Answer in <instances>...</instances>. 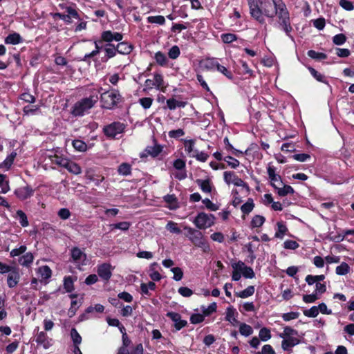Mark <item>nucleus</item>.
<instances>
[{
  "label": "nucleus",
  "instance_id": "61",
  "mask_svg": "<svg viewBox=\"0 0 354 354\" xmlns=\"http://www.w3.org/2000/svg\"><path fill=\"white\" fill-rule=\"evenodd\" d=\"M209 157V156L208 153H205L203 151L199 152L197 150V151L195 153V154H194L192 156V158H196V160L199 161V162H206L207 160Z\"/></svg>",
  "mask_w": 354,
  "mask_h": 354
},
{
  "label": "nucleus",
  "instance_id": "52",
  "mask_svg": "<svg viewBox=\"0 0 354 354\" xmlns=\"http://www.w3.org/2000/svg\"><path fill=\"white\" fill-rule=\"evenodd\" d=\"M101 41L106 42V44H112L113 41V32L111 30H105L101 33Z\"/></svg>",
  "mask_w": 354,
  "mask_h": 354
},
{
  "label": "nucleus",
  "instance_id": "14",
  "mask_svg": "<svg viewBox=\"0 0 354 354\" xmlns=\"http://www.w3.org/2000/svg\"><path fill=\"white\" fill-rule=\"evenodd\" d=\"M35 342L38 346H42L43 348L46 350L48 349L53 345V339L44 331H41L37 334Z\"/></svg>",
  "mask_w": 354,
  "mask_h": 354
},
{
  "label": "nucleus",
  "instance_id": "3",
  "mask_svg": "<svg viewBox=\"0 0 354 354\" xmlns=\"http://www.w3.org/2000/svg\"><path fill=\"white\" fill-rule=\"evenodd\" d=\"M102 88L100 87L95 93H100L99 100L102 109L112 110L117 106L118 103L122 101V97L118 89L113 88L102 93Z\"/></svg>",
  "mask_w": 354,
  "mask_h": 354
},
{
  "label": "nucleus",
  "instance_id": "62",
  "mask_svg": "<svg viewBox=\"0 0 354 354\" xmlns=\"http://www.w3.org/2000/svg\"><path fill=\"white\" fill-rule=\"evenodd\" d=\"M153 101V98L149 97L139 99V103L144 109H149L152 105Z\"/></svg>",
  "mask_w": 354,
  "mask_h": 354
},
{
  "label": "nucleus",
  "instance_id": "20",
  "mask_svg": "<svg viewBox=\"0 0 354 354\" xmlns=\"http://www.w3.org/2000/svg\"><path fill=\"white\" fill-rule=\"evenodd\" d=\"M115 47L117 53L121 55H129L133 49V45L127 41L119 42Z\"/></svg>",
  "mask_w": 354,
  "mask_h": 354
},
{
  "label": "nucleus",
  "instance_id": "54",
  "mask_svg": "<svg viewBox=\"0 0 354 354\" xmlns=\"http://www.w3.org/2000/svg\"><path fill=\"white\" fill-rule=\"evenodd\" d=\"M16 214L17 216L19 218V223L22 227H26L29 225L27 216L22 210H17Z\"/></svg>",
  "mask_w": 354,
  "mask_h": 354
},
{
  "label": "nucleus",
  "instance_id": "19",
  "mask_svg": "<svg viewBox=\"0 0 354 354\" xmlns=\"http://www.w3.org/2000/svg\"><path fill=\"white\" fill-rule=\"evenodd\" d=\"M218 62L216 58L207 57L200 62L201 67L206 71H212L216 69Z\"/></svg>",
  "mask_w": 354,
  "mask_h": 354
},
{
  "label": "nucleus",
  "instance_id": "7",
  "mask_svg": "<svg viewBox=\"0 0 354 354\" xmlns=\"http://www.w3.org/2000/svg\"><path fill=\"white\" fill-rule=\"evenodd\" d=\"M274 6V17L277 16L278 21L290 18V12L283 0H272Z\"/></svg>",
  "mask_w": 354,
  "mask_h": 354
},
{
  "label": "nucleus",
  "instance_id": "46",
  "mask_svg": "<svg viewBox=\"0 0 354 354\" xmlns=\"http://www.w3.org/2000/svg\"><path fill=\"white\" fill-rule=\"evenodd\" d=\"M74 282L71 276L64 278V288L66 292H71L74 290Z\"/></svg>",
  "mask_w": 354,
  "mask_h": 354
},
{
  "label": "nucleus",
  "instance_id": "50",
  "mask_svg": "<svg viewBox=\"0 0 354 354\" xmlns=\"http://www.w3.org/2000/svg\"><path fill=\"white\" fill-rule=\"evenodd\" d=\"M277 194L279 196L283 197L287 196L288 194H294L295 190L294 189L288 185H285L282 188H278L277 189Z\"/></svg>",
  "mask_w": 354,
  "mask_h": 354
},
{
  "label": "nucleus",
  "instance_id": "5",
  "mask_svg": "<svg viewBox=\"0 0 354 354\" xmlns=\"http://www.w3.org/2000/svg\"><path fill=\"white\" fill-rule=\"evenodd\" d=\"M126 124L120 122H113L104 126L102 132L109 139H115L116 136L124 132Z\"/></svg>",
  "mask_w": 354,
  "mask_h": 354
},
{
  "label": "nucleus",
  "instance_id": "40",
  "mask_svg": "<svg viewBox=\"0 0 354 354\" xmlns=\"http://www.w3.org/2000/svg\"><path fill=\"white\" fill-rule=\"evenodd\" d=\"M85 177L90 181L93 182L95 185L97 186L100 185V183H102L104 180V178L103 176H95L94 174L88 171H86Z\"/></svg>",
  "mask_w": 354,
  "mask_h": 354
},
{
  "label": "nucleus",
  "instance_id": "63",
  "mask_svg": "<svg viewBox=\"0 0 354 354\" xmlns=\"http://www.w3.org/2000/svg\"><path fill=\"white\" fill-rule=\"evenodd\" d=\"M346 37L345 35H344L342 33L335 35L333 37V42L335 45H338V46L342 45L346 42Z\"/></svg>",
  "mask_w": 354,
  "mask_h": 354
},
{
  "label": "nucleus",
  "instance_id": "64",
  "mask_svg": "<svg viewBox=\"0 0 354 354\" xmlns=\"http://www.w3.org/2000/svg\"><path fill=\"white\" fill-rule=\"evenodd\" d=\"M303 313L308 317H316L319 314L318 308L315 306L311 307L310 309L304 310Z\"/></svg>",
  "mask_w": 354,
  "mask_h": 354
},
{
  "label": "nucleus",
  "instance_id": "16",
  "mask_svg": "<svg viewBox=\"0 0 354 354\" xmlns=\"http://www.w3.org/2000/svg\"><path fill=\"white\" fill-rule=\"evenodd\" d=\"M277 22H278V28L281 30L283 31L287 37L290 38L292 40H294V37L291 35V32H292L293 28L291 25L290 18L277 21Z\"/></svg>",
  "mask_w": 354,
  "mask_h": 354
},
{
  "label": "nucleus",
  "instance_id": "48",
  "mask_svg": "<svg viewBox=\"0 0 354 354\" xmlns=\"http://www.w3.org/2000/svg\"><path fill=\"white\" fill-rule=\"evenodd\" d=\"M221 39L224 44H231L232 42L236 41L238 37L234 33H223L221 35Z\"/></svg>",
  "mask_w": 354,
  "mask_h": 354
},
{
  "label": "nucleus",
  "instance_id": "36",
  "mask_svg": "<svg viewBox=\"0 0 354 354\" xmlns=\"http://www.w3.org/2000/svg\"><path fill=\"white\" fill-rule=\"evenodd\" d=\"M254 207V203L252 198H249L246 203L241 207V212L245 214H249Z\"/></svg>",
  "mask_w": 354,
  "mask_h": 354
},
{
  "label": "nucleus",
  "instance_id": "31",
  "mask_svg": "<svg viewBox=\"0 0 354 354\" xmlns=\"http://www.w3.org/2000/svg\"><path fill=\"white\" fill-rule=\"evenodd\" d=\"M104 51L105 52L106 59L114 57L117 54L116 47L113 44H105L104 45Z\"/></svg>",
  "mask_w": 354,
  "mask_h": 354
},
{
  "label": "nucleus",
  "instance_id": "21",
  "mask_svg": "<svg viewBox=\"0 0 354 354\" xmlns=\"http://www.w3.org/2000/svg\"><path fill=\"white\" fill-rule=\"evenodd\" d=\"M181 141L183 142L185 151L187 153L189 157H192L194 154L197 151V149H195V139H181Z\"/></svg>",
  "mask_w": 354,
  "mask_h": 354
},
{
  "label": "nucleus",
  "instance_id": "57",
  "mask_svg": "<svg viewBox=\"0 0 354 354\" xmlns=\"http://www.w3.org/2000/svg\"><path fill=\"white\" fill-rule=\"evenodd\" d=\"M259 339L263 342H266L271 338L270 330L266 327L260 329L259 333Z\"/></svg>",
  "mask_w": 354,
  "mask_h": 354
},
{
  "label": "nucleus",
  "instance_id": "2",
  "mask_svg": "<svg viewBox=\"0 0 354 354\" xmlns=\"http://www.w3.org/2000/svg\"><path fill=\"white\" fill-rule=\"evenodd\" d=\"M98 100L97 93H93L88 97H83L73 104L70 113L75 118L82 117L95 106Z\"/></svg>",
  "mask_w": 354,
  "mask_h": 354
},
{
  "label": "nucleus",
  "instance_id": "26",
  "mask_svg": "<svg viewBox=\"0 0 354 354\" xmlns=\"http://www.w3.org/2000/svg\"><path fill=\"white\" fill-rule=\"evenodd\" d=\"M21 42H23V38L17 32L10 33L5 38L6 44L17 45Z\"/></svg>",
  "mask_w": 354,
  "mask_h": 354
},
{
  "label": "nucleus",
  "instance_id": "59",
  "mask_svg": "<svg viewBox=\"0 0 354 354\" xmlns=\"http://www.w3.org/2000/svg\"><path fill=\"white\" fill-rule=\"evenodd\" d=\"M223 160L227 162V165L232 169H236L240 165V162L231 156H225Z\"/></svg>",
  "mask_w": 354,
  "mask_h": 354
},
{
  "label": "nucleus",
  "instance_id": "39",
  "mask_svg": "<svg viewBox=\"0 0 354 354\" xmlns=\"http://www.w3.org/2000/svg\"><path fill=\"white\" fill-rule=\"evenodd\" d=\"M255 288L254 286H249L243 290L239 292H235L236 296L240 298H247L248 297H250L253 295L254 293Z\"/></svg>",
  "mask_w": 354,
  "mask_h": 354
},
{
  "label": "nucleus",
  "instance_id": "13",
  "mask_svg": "<svg viewBox=\"0 0 354 354\" xmlns=\"http://www.w3.org/2000/svg\"><path fill=\"white\" fill-rule=\"evenodd\" d=\"M112 266L109 263H103L97 266V274L98 276L104 281H108L111 276Z\"/></svg>",
  "mask_w": 354,
  "mask_h": 354
},
{
  "label": "nucleus",
  "instance_id": "18",
  "mask_svg": "<svg viewBox=\"0 0 354 354\" xmlns=\"http://www.w3.org/2000/svg\"><path fill=\"white\" fill-rule=\"evenodd\" d=\"M71 257L75 263L84 261L86 254L78 247H73L71 250Z\"/></svg>",
  "mask_w": 354,
  "mask_h": 354
},
{
  "label": "nucleus",
  "instance_id": "22",
  "mask_svg": "<svg viewBox=\"0 0 354 354\" xmlns=\"http://www.w3.org/2000/svg\"><path fill=\"white\" fill-rule=\"evenodd\" d=\"M153 82L154 87L165 93L167 90V85L165 84L164 78L162 74L158 73H155L153 75Z\"/></svg>",
  "mask_w": 354,
  "mask_h": 354
},
{
  "label": "nucleus",
  "instance_id": "34",
  "mask_svg": "<svg viewBox=\"0 0 354 354\" xmlns=\"http://www.w3.org/2000/svg\"><path fill=\"white\" fill-rule=\"evenodd\" d=\"M196 182L203 192L210 193L212 192L211 182L209 179H197Z\"/></svg>",
  "mask_w": 354,
  "mask_h": 354
},
{
  "label": "nucleus",
  "instance_id": "55",
  "mask_svg": "<svg viewBox=\"0 0 354 354\" xmlns=\"http://www.w3.org/2000/svg\"><path fill=\"white\" fill-rule=\"evenodd\" d=\"M131 223L127 221H122L117 223L111 224L110 226L111 230L118 229L122 231H127L130 227Z\"/></svg>",
  "mask_w": 354,
  "mask_h": 354
},
{
  "label": "nucleus",
  "instance_id": "23",
  "mask_svg": "<svg viewBox=\"0 0 354 354\" xmlns=\"http://www.w3.org/2000/svg\"><path fill=\"white\" fill-rule=\"evenodd\" d=\"M244 266V263L241 261H239L236 263H232V267L233 268L232 279L234 281H238L241 277V268Z\"/></svg>",
  "mask_w": 354,
  "mask_h": 354
},
{
  "label": "nucleus",
  "instance_id": "30",
  "mask_svg": "<svg viewBox=\"0 0 354 354\" xmlns=\"http://www.w3.org/2000/svg\"><path fill=\"white\" fill-rule=\"evenodd\" d=\"M308 70L309 71L311 75L318 82L328 84V82L325 77L324 75L322 74L321 73L316 71L314 68L312 66H308Z\"/></svg>",
  "mask_w": 354,
  "mask_h": 354
},
{
  "label": "nucleus",
  "instance_id": "29",
  "mask_svg": "<svg viewBox=\"0 0 354 354\" xmlns=\"http://www.w3.org/2000/svg\"><path fill=\"white\" fill-rule=\"evenodd\" d=\"M277 229L276 230L274 237L277 239H282L283 236L288 232V229L284 222L278 221L277 223Z\"/></svg>",
  "mask_w": 354,
  "mask_h": 354
},
{
  "label": "nucleus",
  "instance_id": "32",
  "mask_svg": "<svg viewBox=\"0 0 354 354\" xmlns=\"http://www.w3.org/2000/svg\"><path fill=\"white\" fill-rule=\"evenodd\" d=\"M66 167L65 169H66L70 173L73 174L75 175H78L82 173V168L76 162L69 160L68 164L66 165Z\"/></svg>",
  "mask_w": 354,
  "mask_h": 354
},
{
  "label": "nucleus",
  "instance_id": "44",
  "mask_svg": "<svg viewBox=\"0 0 354 354\" xmlns=\"http://www.w3.org/2000/svg\"><path fill=\"white\" fill-rule=\"evenodd\" d=\"M39 272L42 279H48L52 276V270L48 266L39 267Z\"/></svg>",
  "mask_w": 354,
  "mask_h": 354
},
{
  "label": "nucleus",
  "instance_id": "1",
  "mask_svg": "<svg viewBox=\"0 0 354 354\" xmlns=\"http://www.w3.org/2000/svg\"><path fill=\"white\" fill-rule=\"evenodd\" d=\"M273 3L270 1H262L257 0H248V6L251 17L261 24H266V19L263 17L268 18L274 17V7L272 8Z\"/></svg>",
  "mask_w": 354,
  "mask_h": 354
},
{
  "label": "nucleus",
  "instance_id": "17",
  "mask_svg": "<svg viewBox=\"0 0 354 354\" xmlns=\"http://www.w3.org/2000/svg\"><path fill=\"white\" fill-rule=\"evenodd\" d=\"M281 348L286 351H292V348L301 343V340L297 337L282 338Z\"/></svg>",
  "mask_w": 354,
  "mask_h": 354
},
{
  "label": "nucleus",
  "instance_id": "24",
  "mask_svg": "<svg viewBox=\"0 0 354 354\" xmlns=\"http://www.w3.org/2000/svg\"><path fill=\"white\" fill-rule=\"evenodd\" d=\"M267 172L268 174L269 179L271 181V185L274 188L277 189V187L274 183L275 181L281 180V177L280 175L276 174V168L269 165L267 168Z\"/></svg>",
  "mask_w": 354,
  "mask_h": 354
},
{
  "label": "nucleus",
  "instance_id": "49",
  "mask_svg": "<svg viewBox=\"0 0 354 354\" xmlns=\"http://www.w3.org/2000/svg\"><path fill=\"white\" fill-rule=\"evenodd\" d=\"M147 20L148 23L157 24L161 26L165 24V18L162 15L149 16L147 18Z\"/></svg>",
  "mask_w": 354,
  "mask_h": 354
},
{
  "label": "nucleus",
  "instance_id": "53",
  "mask_svg": "<svg viewBox=\"0 0 354 354\" xmlns=\"http://www.w3.org/2000/svg\"><path fill=\"white\" fill-rule=\"evenodd\" d=\"M239 332L242 335L247 337L252 334L253 329L250 325L241 323L239 326Z\"/></svg>",
  "mask_w": 354,
  "mask_h": 354
},
{
  "label": "nucleus",
  "instance_id": "58",
  "mask_svg": "<svg viewBox=\"0 0 354 354\" xmlns=\"http://www.w3.org/2000/svg\"><path fill=\"white\" fill-rule=\"evenodd\" d=\"M241 270L243 276L246 279H252L255 277L254 272L251 267L244 265Z\"/></svg>",
  "mask_w": 354,
  "mask_h": 354
},
{
  "label": "nucleus",
  "instance_id": "38",
  "mask_svg": "<svg viewBox=\"0 0 354 354\" xmlns=\"http://www.w3.org/2000/svg\"><path fill=\"white\" fill-rule=\"evenodd\" d=\"M266 221V218L261 215H255L250 222L251 228L261 227Z\"/></svg>",
  "mask_w": 354,
  "mask_h": 354
},
{
  "label": "nucleus",
  "instance_id": "45",
  "mask_svg": "<svg viewBox=\"0 0 354 354\" xmlns=\"http://www.w3.org/2000/svg\"><path fill=\"white\" fill-rule=\"evenodd\" d=\"M307 55L309 57L315 60H322L327 58V55L326 53L317 52L314 50H309L307 52Z\"/></svg>",
  "mask_w": 354,
  "mask_h": 354
},
{
  "label": "nucleus",
  "instance_id": "56",
  "mask_svg": "<svg viewBox=\"0 0 354 354\" xmlns=\"http://www.w3.org/2000/svg\"><path fill=\"white\" fill-rule=\"evenodd\" d=\"M72 144L75 149L78 151L83 152L87 149V145L81 140H74Z\"/></svg>",
  "mask_w": 354,
  "mask_h": 354
},
{
  "label": "nucleus",
  "instance_id": "60",
  "mask_svg": "<svg viewBox=\"0 0 354 354\" xmlns=\"http://www.w3.org/2000/svg\"><path fill=\"white\" fill-rule=\"evenodd\" d=\"M39 109V106L38 105H26L24 107L23 111L24 115H33L35 112Z\"/></svg>",
  "mask_w": 354,
  "mask_h": 354
},
{
  "label": "nucleus",
  "instance_id": "6",
  "mask_svg": "<svg viewBox=\"0 0 354 354\" xmlns=\"http://www.w3.org/2000/svg\"><path fill=\"white\" fill-rule=\"evenodd\" d=\"M215 216L213 214H207L200 212L195 217L194 223L200 230H205L214 224Z\"/></svg>",
  "mask_w": 354,
  "mask_h": 354
},
{
  "label": "nucleus",
  "instance_id": "15",
  "mask_svg": "<svg viewBox=\"0 0 354 354\" xmlns=\"http://www.w3.org/2000/svg\"><path fill=\"white\" fill-rule=\"evenodd\" d=\"M8 273H9L7 277L8 286L10 288H15L20 279L19 268L13 266L12 270Z\"/></svg>",
  "mask_w": 354,
  "mask_h": 354
},
{
  "label": "nucleus",
  "instance_id": "41",
  "mask_svg": "<svg viewBox=\"0 0 354 354\" xmlns=\"http://www.w3.org/2000/svg\"><path fill=\"white\" fill-rule=\"evenodd\" d=\"M350 266L346 262H342L335 268V273L337 275H346L350 272Z\"/></svg>",
  "mask_w": 354,
  "mask_h": 354
},
{
  "label": "nucleus",
  "instance_id": "9",
  "mask_svg": "<svg viewBox=\"0 0 354 354\" xmlns=\"http://www.w3.org/2000/svg\"><path fill=\"white\" fill-rule=\"evenodd\" d=\"M154 145L147 146L143 152L140 153V158L143 159L147 158L149 156L155 158H157L162 151L163 146L157 143L154 140Z\"/></svg>",
  "mask_w": 354,
  "mask_h": 354
},
{
  "label": "nucleus",
  "instance_id": "51",
  "mask_svg": "<svg viewBox=\"0 0 354 354\" xmlns=\"http://www.w3.org/2000/svg\"><path fill=\"white\" fill-rule=\"evenodd\" d=\"M216 69L223 74L227 79L232 80L234 78V75L232 74V72L227 68L225 66L221 65L219 63H218Z\"/></svg>",
  "mask_w": 354,
  "mask_h": 354
},
{
  "label": "nucleus",
  "instance_id": "11",
  "mask_svg": "<svg viewBox=\"0 0 354 354\" xmlns=\"http://www.w3.org/2000/svg\"><path fill=\"white\" fill-rule=\"evenodd\" d=\"M34 192V189L30 185H26L16 189L15 195L19 200L23 201L32 196Z\"/></svg>",
  "mask_w": 354,
  "mask_h": 354
},
{
  "label": "nucleus",
  "instance_id": "43",
  "mask_svg": "<svg viewBox=\"0 0 354 354\" xmlns=\"http://www.w3.org/2000/svg\"><path fill=\"white\" fill-rule=\"evenodd\" d=\"M158 266V264L156 262L151 263L150 266L151 272L149 274V277L153 281H159L162 279L161 274L158 271L155 270V268Z\"/></svg>",
  "mask_w": 354,
  "mask_h": 354
},
{
  "label": "nucleus",
  "instance_id": "10",
  "mask_svg": "<svg viewBox=\"0 0 354 354\" xmlns=\"http://www.w3.org/2000/svg\"><path fill=\"white\" fill-rule=\"evenodd\" d=\"M66 10L67 12V15L60 13V12H56L54 14L53 17L54 18H59L62 20H63L66 24H71V18H74L75 19L80 20V16L78 14L77 11L74 9L72 7H66Z\"/></svg>",
  "mask_w": 354,
  "mask_h": 354
},
{
  "label": "nucleus",
  "instance_id": "8",
  "mask_svg": "<svg viewBox=\"0 0 354 354\" xmlns=\"http://www.w3.org/2000/svg\"><path fill=\"white\" fill-rule=\"evenodd\" d=\"M223 178L227 185L233 183L235 186L243 187L245 188L248 192H250V187L248 185L238 176H236L234 171H225L223 174Z\"/></svg>",
  "mask_w": 354,
  "mask_h": 354
},
{
  "label": "nucleus",
  "instance_id": "27",
  "mask_svg": "<svg viewBox=\"0 0 354 354\" xmlns=\"http://www.w3.org/2000/svg\"><path fill=\"white\" fill-rule=\"evenodd\" d=\"M187 104V102L178 101L174 97L167 100V106L169 110H174L177 107L184 108Z\"/></svg>",
  "mask_w": 354,
  "mask_h": 354
},
{
  "label": "nucleus",
  "instance_id": "4",
  "mask_svg": "<svg viewBox=\"0 0 354 354\" xmlns=\"http://www.w3.org/2000/svg\"><path fill=\"white\" fill-rule=\"evenodd\" d=\"M184 230L187 231V232L185 233V236L187 237L196 247L201 248L205 253L209 252V245L201 231L189 226H185Z\"/></svg>",
  "mask_w": 354,
  "mask_h": 354
},
{
  "label": "nucleus",
  "instance_id": "42",
  "mask_svg": "<svg viewBox=\"0 0 354 354\" xmlns=\"http://www.w3.org/2000/svg\"><path fill=\"white\" fill-rule=\"evenodd\" d=\"M154 58L157 64L161 66H165L167 64V58L166 55L161 51L155 53Z\"/></svg>",
  "mask_w": 354,
  "mask_h": 354
},
{
  "label": "nucleus",
  "instance_id": "25",
  "mask_svg": "<svg viewBox=\"0 0 354 354\" xmlns=\"http://www.w3.org/2000/svg\"><path fill=\"white\" fill-rule=\"evenodd\" d=\"M17 157V152L16 151H12L7 157L6 158L0 163V169H3L6 170H9L12 165H13L14 160Z\"/></svg>",
  "mask_w": 354,
  "mask_h": 354
},
{
  "label": "nucleus",
  "instance_id": "28",
  "mask_svg": "<svg viewBox=\"0 0 354 354\" xmlns=\"http://www.w3.org/2000/svg\"><path fill=\"white\" fill-rule=\"evenodd\" d=\"M34 256L31 252H26L19 259V263L26 268H29L32 263Z\"/></svg>",
  "mask_w": 354,
  "mask_h": 354
},
{
  "label": "nucleus",
  "instance_id": "12",
  "mask_svg": "<svg viewBox=\"0 0 354 354\" xmlns=\"http://www.w3.org/2000/svg\"><path fill=\"white\" fill-rule=\"evenodd\" d=\"M167 317L174 322V327L176 330H180L187 325V322L186 320L182 319L181 315L178 313L172 311L168 312L167 313Z\"/></svg>",
  "mask_w": 354,
  "mask_h": 354
},
{
  "label": "nucleus",
  "instance_id": "47",
  "mask_svg": "<svg viewBox=\"0 0 354 354\" xmlns=\"http://www.w3.org/2000/svg\"><path fill=\"white\" fill-rule=\"evenodd\" d=\"M71 337L73 342V346H80L82 343V337L75 328H73L71 330Z\"/></svg>",
  "mask_w": 354,
  "mask_h": 354
},
{
  "label": "nucleus",
  "instance_id": "33",
  "mask_svg": "<svg viewBox=\"0 0 354 354\" xmlns=\"http://www.w3.org/2000/svg\"><path fill=\"white\" fill-rule=\"evenodd\" d=\"M298 335L299 332L297 330L288 326H285L283 333L279 335V336L281 338L297 337Z\"/></svg>",
  "mask_w": 354,
  "mask_h": 354
},
{
  "label": "nucleus",
  "instance_id": "37",
  "mask_svg": "<svg viewBox=\"0 0 354 354\" xmlns=\"http://www.w3.org/2000/svg\"><path fill=\"white\" fill-rule=\"evenodd\" d=\"M163 200L169 205L170 209H175L178 207V199L175 194H167L163 197Z\"/></svg>",
  "mask_w": 354,
  "mask_h": 354
},
{
  "label": "nucleus",
  "instance_id": "35",
  "mask_svg": "<svg viewBox=\"0 0 354 354\" xmlns=\"http://www.w3.org/2000/svg\"><path fill=\"white\" fill-rule=\"evenodd\" d=\"M131 165L127 162H122L118 167V174L124 176L131 175Z\"/></svg>",
  "mask_w": 354,
  "mask_h": 354
}]
</instances>
